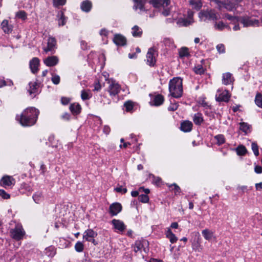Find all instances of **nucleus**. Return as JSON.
Instances as JSON below:
<instances>
[{
  "label": "nucleus",
  "mask_w": 262,
  "mask_h": 262,
  "mask_svg": "<svg viewBox=\"0 0 262 262\" xmlns=\"http://www.w3.org/2000/svg\"><path fill=\"white\" fill-rule=\"evenodd\" d=\"M239 22L243 25L244 27H257L259 26V21L258 19L248 15L241 16Z\"/></svg>",
  "instance_id": "39448f33"
},
{
  "label": "nucleus",
  "mask_w": 262,
  "mask_h": 262,
  "mask_svg": "<svg viewBox=\"0 0 262 262\" xmlns=\"http://www.w3.org/2000/svg\"><path fill=\"white\" fill-rule=\"evenodd\" d=\"M15 180L11 176H4L0 181L1 185L4 187L6 188L15 184Z\"/></svg>",
  "instance_id": "4468645a"
},
{
  "label": "nucleus",
  "mask_w": 262,
  "mask_h": 262,
  "mask_svg": "<svg viewBox=\"0 0 262 262\" xmlns=\"http://www.w3.org/2000/svg\"><path fill=\"white\" fill-rule=\"evenodd\" d=\"M255 103L258 107L262 108V94L259 93L256 94Z\"/></svg>",
  "instance_id": "a19ab883"
},
{
  "label": "nucleus",
  "mask_w": 262,
  "mask_h": 262,
  "mask_svg": "<svg viewBox=\"0 0 262 262\" xmlns=\"http://www.w3.org/2000/svg\"><path fill=\"white\" fill-rule=\"evenodd\" d=\"M164 100V97L162 95L158 94L153 98L150 103L152 105L159 106L163 104Z\"/></svg>",
  "instance_id": "5701e85b"
},
{
  "label": "nucleus",
  "mask_w": 262,
  "mask_h": 262,
  "mask_svg": "<svg viewBox=\"0 0 262 262\" xmlns=\"http://www.w3.org/2000/svg\"><path fill=\"white\" fill-rule=\"evenodd\" d=\"M199 17L205 20H216L218 19V14L214 10H207L206 11H201L199 13Z\"/></svg>",
  "instance_id": "423d86ee"
},
{
  "label": "nucleus",
  "mask_w": 262,
  "mask_h": 262,
  "mask_svg": "<svg viewBox=\"0 0 262 262\" xmlns=\"http://www.w3.org/2000/svg\"><path fill=\"white\" fill-rule=\"evenodd\" d=\"M81 97L82 100H85L89 99L91 96L88 92L85 90H82L81 93Z\"/></svg>",
  "instance_id": "8fccbe9b"
},
{
  "label": "nucleus",
  "mask_w": 262,
  "mask_h": 262,
  "mask_svg": "<svg viewBox=\"0 0 262 262\" xmlns=\"http://www.w3.org/2000/svg\"><path fill=\"white\" fill-rule=\"evenodd\" d=\"M70 101L71 99L68 97H62L61 98V103L64 105L68 104Z\"/></svg>",
  "instance_id": "052dcab7"
},
{
  "label": "nucleus",
  "mask_w": 262,
  "mask_h": 262,
  "mask_svg": "<svg viewBox=\"0 0 262 262\" xmlns=\"http://www.w3.org/2000/svg\"><path fill=\"white\" fill-rule=\"evenodd\" d=\"M29 89H28V92L30 95H34L33 97H34L37 94H39V84L35 81V82H30L29 83Z\"/></svg>",
  "instance_id": "f3484780"
},
{
  "label": "nucleus",
  "mask_w": 262,
  "mask_h": 262,
  "mask_svg": "<svg viewBox=\"0 0 262 262\" xmlns=\"http://www.w3.org/2000/svg\"><path fill=\"white\" fill-rule=\"evenodd\" d=\"M243 0H215L220 7H223L228 11H231L236 9Z\"/></svg>",
  "instance_id": "7ed1b4c3"
},
{
  "label": "nucleus",
  "mask_w": 262,
  "mask_h": 262,
  "mask_svg": "<svg viewBox=\"0 0 262 262\" xmlns=\"http://www.w3.org/2000/svg\"><path fill=\"white\" fill-rule=\"evenodd\" d=\"M255 188L257 190L262 191V182L256 184Z\"/></svg>",
  "instance_id": "338daca9"
},
{
  "label": "nucleus",
  "mask_w": 262,
  "mask_h": 262,
  "mask_svg": "<svg viewBox=\"0 0 262 262\" xmlns=\"http://www.w3.org/2000/svg\"><path fill=\"white\" fill-rule=\"evenodd\" d=\"M179 57L181 58H184L185 57H189L190 54L189 51V49L187 47H184L180 48L179 50Z\"/></svg>",
  "instance_id": "bb28decb"
},
{
  "label": "nucleus",
  "mask_w": 262,
  "mask_h": 262,
  "mask_svg": "<svg viewBox=\"0 0 262 262\" xmlns=\"http://www.w3.org/2000/svg\"><path fill=\"white\" fill-rule=\"evenodd\" d=\"M189 2L192 8L197 10H200L202 7V3L201 0H189Z\"/></svg>",
  "instance_id": "2f4dec72"
},
{
  "label": "nucleus",
  "mask_w": 262,
  "mask_h": 262,
  "mask_svg": "<svg viewBox=\"0 0 262 262\" xmlns=\"http://www.w3.org/2000/svg\"><path fill=\"white\" fill-rule=\"evenodd\" d=\"M217 92L219 94L215 96L216 101L228 102L229 101L231 95L228 91L224 90L221 92L220 90H218Z\"/></svg>",
  "instance_id": "9d476101"
},
{
  "label": "nucleus",
  "mask_w": 262,
  "mask_h": 262,
  "mask_svg": "<svg viewBox=\"0 0 262 262\" xmlns=\"http://www.w3.org/2000/svg\"><path fill=\"white\" fill-rule=\"evenodd\" d=\"M16 17L25 20L27 18V14L25 11H19L16 13Z\"/></svg>",
  "instance_id": "37998d69"
},
{
  "label": "nucleus",
  "mask_w": 262,
  "mask_h": 262,
  "mask_svg": "<svg viewBox=\"0 0 262 262\" xmlns=\"http://www.w3.org/2000/svg\"><path fill=\"white\" fill-rule=\"evenodd\" d=\"M252 149L255 156L259 155L258 146L256 143H252L251 144Z\"/></svg>",
  "instance_id": "864d4df0"
},
{
  "label": "nucleus",
  "mask_w": 262,
  "mask_h": 262,
  "mask_svg": "<svg viewBox=\"0 0 262 262\" xmlns=\"http://www.w3.org/2000/svg\"><path fill=\"white\" fill-rule=\"evenodd\" d=\"M92 3L90 0H85L81 2L80 8L84 12H89L92 8Z\"/></svg>",
  "instance_id": "aec40b11"
},
{
  "label": "nucleus",
  "mask_w": 262,
  "mask_h": 262,
  "mask_svg": "<svg viewBox=\"0 0 262 262\" xmlns=\"http://www.w3.org/2000/svg\"><path fill=\"white\" fill-rule=\"evenodd\" d=\"M59 61L58 58L56 56H49L44 59V63L48 67H53L56 65Z\"/></svg>",
  "instance_id": "a211bd4d"
},
{
  "label": "nucleus",
  "mask_w": 262,
  "mask_h": 262,
  "mask_svg": "<svg viewBox=\"0 0 262 262\" xmlns=\"http://www.w3.org/2000/svg\"><path fill=\"white\" fill-rule=\"evenodd\" d=\"M124 106L125 107L126 111L129 112L133 108V103L131 101H128L124 103Z\"/></svg>",
  "instance_id": "3c124183"
},
{
  "label": "nucleus",
  "mask_w": 262,
  "mask_h": 262,
  "mask_svg": "<svg viewBox=\"0 0 262 262\" xmlns=\"http://www.w3.org/2000/svg\"><path fill=\"white\" fill-rule=\"evenodd\" d=\"M193 121L195 125H200L204 121L202 114L197 113L194 115Z\"/></svg>",
  "instance_id": "c85d7f7f"
},
{
  "label": "nucleus",
  "mask_w": 262,
  "mask_h": 262,
  "mask_svg": "<svg viewBox=\"0 0 262 262\" xmlns=\"http://www.w3.org/2000/svg\"><path fill=\"white\" fill-rule=\"evenodd\" d=\"M225 17L230 20L232 23L234 24L239 22V19L240 18V17L232 16L231 15L228 13L225 14Z\"/></svg>",
  "instance_id": "58836bf2"
},
{
  "label": "nucleus",
  "mask_w": 262,
  "mask_h": 262,
  "mask_svg": "<svg viewBox=\"0 0 262 262\" xmlns=\"http://www.w3.org/2000/svg\"><path fill=\"white\" fill-rule=\"evenodd\" d=\"M67 0H53V6L58 7L65 5Z\"/></svg>",
  "instance_id": "09e8293b"
},
{
  "label": "nucleus",
  "mask_w": 262,
  "mask_h": 262,
  "mask_svg": "<svg viewBox=\"0 0 262 262\" xmlns=\"http://www.w3.org/2000/svg\"><path fill=\"white\" fill-rule=\"evenodd\" d=\"M168 187L169 188H171L172 190L174 191V193L176 194H177V193H180L181 192V188L180 187L177 185L176 183H173L172 184L168 185Z\"/></svg>",
  "instance_id": "de8ad7c7"
},
{
  "label": "nucleus",
  "mask_w": 262,
  "mask_h": 262,
  "mask_svg": "<svg viewBox=\"0 0 262 262\" xmlns=\"http://www.w3.org/2000/svg\"><path fill=\"white\" fill-rule=\"evenodd\" d=\"M113 42L118 46H124L126 45V38L121 34H116L113 38Z\"/></svg>",
  "instance_id": "2eb2a0df"
},
{
  "label": "nucleus",
  "mask_w": 262,
  "mask_h": 262,
  "mask_svg": "<svg viewBox=\"0 0 262 262\" xmlns=\"http://www.w3.org/2000/svg\"><path fill=\"white\" fill-rule=\"evenodd\" d=\"M0 196L4 199H8L10 197V195L3 189H0Z\"/></svg>",
  "instance_id": "13d9d810"
},
{
  "label": "nucleus",
  "mask_w": 262,
  "mask_h": 262,
  "mask_svg": "<svg viewBox=\"0 0 262 262\" xmlns=\"http://www.w3.org/2000/svg\"><path fill=\"white\" fill-rule=\"evenodd\" d=\"M216 49L219 53H224L225 52V47L223 44H219L216 46Z\"/></svg>",
  "instance_id": "6e6d98bb"
},
{
  "label": "nucleus",
  "mask_w": 262,
  "mask_h": 262,
  "mask_svg": "<svg viewBox=\"0 0 262 262\" xmlns=\"http://www.w3.org/2000/svg\"><path fill=\"white\" fill-rule=\"evenodd\" d=\"M228 26L226 25L222 21H219V23L215 22L214 27L215 29L221 31L223 30L225 27H227Z\"/></svg>",
  "instance_id": "c03bdc74"
},
{
  "label": "nucleus",
  "mask_w": 262,
  "mask_h": 262,
  "mask_svg": "<svg viewBox=\"0 0 262 262\" xmlns=\"http://www.w3.org/2000/svg\"><path fill=\"white\" fill-rule=\"evenodd\" d=\"M163 42L166 46L168 47H172L173 45V41L169 38H165L163 40Z\"/></svg>",
  "instance_id": "5fc2aeb1"
},
{
  "label": "nucleus",
  "mask_w": 262,
  "mask_h": 262,
  "mask_svg": "<svg viewBox=\"0 0 262 262\" xmlns=\"http://www.w3.org/2000/svg\"><path fill=\"white\" fill-rule=\"evenodd\" d=\"M236 153L239 156H244L247 153V149L245 146L243 145H239L237 148L235 149Z\"/></svg>",
  "instance_id": "72a5a7b5"
},
{
  "label": "nucleus",
  "mask_w": 262,
  "mask_h": 262,
  "mask_svg": "<svg viewBox=\"0 0 262 262\" xmlns=\"http://www.w3.org/2000/svg\"><path fill=\"white\" fill-rule=\"evenodd\" d=\"M115 190L117 192H120L123 194L127 192V189L126 188H123L121 186L115 188Z\"/></svg>",
  "instance_id": "bf43d9fd"
},
{
  "label": "nucleus",
  "mask_w": 262,
  "mask_h": 262,
  "mask_svg": "<svg viewBox=\"0 0 262 262\" xmlns=\"http://www.w3.org/2000/svg\"><path fill=\"white\" fill-rule=\"evenodd\" d=\"M138 200L140 202L143 203H148L149 201V197L146 194H141L139 195L138 196Z\"/></svg>",
  "instance_id": "49530a36"
},
{
  "label": "nucleus",
  "mask_w": 262,
  "mask_h": 262,
  "mask_svg": "<svg viewBox=\"0 0 262 262\" xmlns=\"http://www.w3.org/2000/svg\"><path fill=\"white\" fill-rule=\"evenodd\" d=\"M101 101L103 104H110L111 103V100L105 96H102Z\"/></svg>",
  "instance_id": "e2e57ef3"
},
{
  "label": "nucleus",
  "mask_w": 262,
  "mask_h": 262,
  "mask_svg": "<svg viewBox=\"0 0 262 262\" xmlns=\"http://www.w3.org/2000/svg\"><path fill=\"white\" fill-rule=\"evenodd\" d=\"M112 224L116 229L120 231H123L125 229V226L123 222L116 219H113L112 221Z\"/></svg>",
  "instance_id": "393cba45"
},
{
  "label": "nucleus",
  "mask_w": 262,
  "mask_h": 262,
  "mask_svg": "<svg viewBox=\"0 0 262 262\" xmlns=\"http://www.w3.org/2000/svg\"><path fill=\"white\" fill-rule=\"evenodd\" d=\"M132 34L135 37H140L142 35V30L139 26L135 25L132 28Z\"/></svg>",
  "instance_id": "c756f323"
},
{
  "label": "nucleus",
  "mask_w": 262,
  "mask_h": 262,
  "mask_svg": "<svg viewBox=\"0 0 262 262\" xmlns=\"http://www.w3.org/2000/svg\"><path fill=\"white\" fill-rule=\"evenodd\" d=\"M148 243L146 240L137 241L134 246V251L135 253L138 252H142V250L145 252L147 253L148 249L145 247H147Z\"/></svg>",
  "instance_id": "1a4fd4ad"
},
{
  "label": "nucleus",
  "mask_w": 262,
  "mask_h": 262,
  "mask_svg": "<svg viewBox=\"0 0 262 262\" xmlns=\"http://www.w3.org/2000/svg\"><path fill=\"white\" fill-rule=\"evenodd\" d=\"M1 27L3 31L7 34L11 33L13 30V26L9 24L8 20H4L1 23Z\"/></svg>",
  "instance_id": "b1692460"
},
{
  "label": "nucleus",
  "mask_w": 262,
  "mask_h": 262,
  "mask_svg": "<svg viewBox=\"0 0 262 262\" xmlns=\"http://www.w3.org/2000/svg\"><path fill=\"white\" fill-rule=\"evenodd\" d=\"M158 56L157 51L154 48H150L148 49L146 54V63L150 67H154L156 64Z\"/></svg>",
  "instance_id": "6e6552de"
},
{
  "label": "nucleus",
  "mask_w": 262,
  "mask_h": 262,
  "mask_svg": "<svg viewBox=\"0 0 262 262\" xmlns=\"http://www.w3.org/2000/svg\"><path fill=\"white\" fill-rule=\"evenodd\" d=\"M58 16L59 17L58 19V24L59 26H64L67 21V18L65 17L62 12H60L58 14Z\"/></svg>",
  "instance_id": "e433bc0d"
},
{
  "label": "nucleus",
  "mask_w": 262,
  "mask_h": 262,
  "mask_svg": "<svg viewBox=\"0 0 262 262\" xmlns=\"http://www.w3.org/2000/svg\"><path fill=\"white\" fill-rule=\"evenodd\" d=\"M134 5V9L135 10H137L138 9H140V10H144V5L145 4V2L143 0H133Z\"/></svg>",
  "instance_id": "cd10ccee"
},
{
  "label": "nucleus",
  "mask_w": 262,
  "mask_h": 262,
  "mask_svg": "<svg viewBox=\"0 0 262 262\" xmlns=\"http://www.w3.org/2000/svg\"><path fill=\"white\" fill-rule=\"evenodd\" d=\"M122 209V205L119 203H114L109 207L108 212L112 216L117 215Z\"/></svg>",
  "instance_id": "f8f14e48"
},
{
  "label": "nucleus",
  "mask_w": 262,
  "mask_h": 262,
  "mask_svg": "<svg viewBox=\"0 0 262 262\" xmlns=\"http://www.w3.org/2000/svg\"><path fill=\"white\" fill-rule=\"evenodd\" d=\"M182 79L174 77L169 82V91L171 95L176 98H179L183 94Z\"/></svg>",
  "instance_id": "f03ea898"
},
{
  "label": "nucleus",
  "mask_w": 262,
  "mask_h": 262,
  "mask_svg": "<svg viewBox=\"0 0 262 262\" xmlns=\"http://www.w3.org/2000/svg\"><path fill=\"white\" fill-rule=\"evenodd\" d=\"M97 235V232H95L92 229H88L83 233V238L85 239L86 241L93 243L95 245L97 244L94 239Z\"/></svg>",
  "instance_id": "9b49d317"
},
{
  "label": "nucleus",
  "mask_w": 262,
  "mask_h": 262,
  "mask_svg": "<svg viewBox=\"0 0 262 262\" xmlns=\"http://www.w3.org/2000/svg\"><path fill=\"white\" fill-rule=\"evenodd\" d=\"M57 48V41L55 37L49 36L47 40V46L43 48V51L46 53L50 52L51 54L55 53V50Z\"/></svg>",
  "instance_id": "0eeeda50"
},
{
  "label": "nucleus",
  "mask_w": 262,
  "mask_h": 262,
  "mask_svg": "<svg viewBox=\"0 0 262 262\" xmlns=\"http://www.w3.org/2000/svg\"><path fill=\"white\" fill-rule=\"evenodd\" d=\"M179 105L177 103L175 102L173 104H172L168 107V110L169 111H174L177 110L178 108Z\"/></svg>",
  "instance_id": "680f3d73"
},
{
  "label": "nucleus",
  "mask_w": 262,
  "mask_h": 262,
  "mask_svg": "<svg viewBox=\"0 0 262 262\" xmlns=\"http://www.w3.org/2000/svg\"><path fill=\"white\" fill-rule=\"evenodd\" d=\"M179 22L182 24L183 26H188L189 25L191 24L192 21L191 18L189 19L187 18L182 19L181 20H179Z\"/></svg>",
  "instance_id": "603ef678"
},
{
  "label": "nucleus",
  "mask_w": 262,
  "mask_h": 262,
  "mask_svg": "<svg viewBox=\"0 0 262 262\" xmlns=\"http://www.w3.org/2000/svg\"><path fill=\"white\" fill-rule=\"evenodd\" d=\"M149 3L156 8H159L161 7H167L170 3V0H150Z\"/></svg>",
  "instance_id": "dca6fc26"
},
{
  "label": "nucleus",
  "mask_w": 262,
  "mask_h": 262,
  "mask_svg": "<svg viewBox=\"0 0 262 262\" xmlns=\"http://www.w3.org/2000/svg\"><path fill=\"white\" fill-rule=\"evenodd\" d=\"M120 85L115 81H112L108 87V92L111 96H115L120 92Z\"/></svg>",
  "instance_id": "ddd939ff"
},
{
  "label": "nucleus",
  "mask_w": 262,
  "mask_h": 262,
  "mask_svg": "<svg viewBox=\"0 0 262 262\" xmlns=\"http://www.w3.org/2000/svg\"><path fill=\"white\" fill-rule=\"evenodd\" d=\"M25 234V230L20 224H16L14 228L10 230V236L17 241L21 240Z\"/></svg>",
  "instance_id": "20e7f679"
},
{
  "label": "nucleus",
  "mask_w": 262,
  "mask_h": 262,
  "mask_svg": "<svg viewBox=\"0 0 262 262\" xmlns=\"http://www.w3.org/2000/svg\"><path fill=\"white\" fill-rule=\"evenodd\" d=\"M69 109L73 115L79 114L81 112V106L78 103H72L70 105Z\"/></svg>",
  "instance_id": "a878e982"
},
{
  "label": "nucleus",
  "mask_w": 262,
  "mask_h": 262,
  "mask_svg": "<svg viewBox=\"0 0 262 262\" xmlns=\"http://www.w3.org/2000/svg\"><path fill=\"white\" fill-rule=\"evenodd\" d=\"M39 114L38 110L29 107L24 110L20 115H17L16 120L23 126H31L36 123Z\"/></svg>",
  "instance_id": "f257e3e1"
},
{
  "label": "nucleus",
  "mask_w": 262,
  "mask_h": 262,
  "mask_svg": "<svg viewBox=\"0 0 262 262\" xmlns=\"http://www.w3.org/2000/svg\"><path fill=\"white\" fill-rule=\"evenodd\" d=\"M239 125L240 129L246 134H247L250 129V125L247 123L242 122L239 123Z\"/></svg>",
  "instance_id": "79ce46f5"
},
{
  "label": "nucleus",
  "mask_w": 262,
  "mask_h": 262,
  "mask_svg": "<svg viewBox=\"0 0 262 262\" xmlns=\"http://www.w3.org/2000/svg\"><path fill=\"white\" fill-rule=\"evenodd\" d=\"M165 235L166 237L169 239L170 242L172 244L176 243L178 240V238L176 237L175 234L172 232L170 229H167L166 231Z\"/></svg>",
  "instance_id": "7c9ffc66"
},
{
  "label": "nucleus",
  "mask_w": 262,
  "mask_h": 262,
  "mask_svg": "<svg viewBox=\"0 0 262 262\" xmlns=\"http://www.w3.org/2000/svg\"><path fill=\"white\" fill-rule=\"evenodd\" d=\"M193 124L189 121H184L181 124L180 129L184 132H189L192 130Z\"/></svg>",
  "instance_id": "4be33fe9"
},
{
  "label": "nucleus",
  "mask_w": 262,
  "mask_h": 262,
  "mask_svg": "<svg viewBox=\"0 0 262 262\" xmlns=\"http://www.w3.org/2000/svg\"><path fill=\"white\" fill-rule=\"evenodd\" d=\"M45 252L48 256L53 257L56 254V249L53 246H50L46 248Z\"/></svg>",
  "instance_id": "473e14b6"
},
{
  "label": "nucleus",
  "mask_w": 262,
  "mask_h": 262,
  "mask_svg": "<svg viewBox=\"0 0 262 262\" xmlns=\"http://www.w3.org/2000/svg\"><path fill=\"white\" fill-rule=\"evenodd\" d=\"M234 78L232 74L229 72L223 74L222 83L225 85H229L233 83Z\"/></svg>",
  "instance_id": "412c9836"
},
{
  "label": "nucleus",
  "mask_w": 262,
  "mask_h": 262,
  "mask_svg": "<svg viewBox=\"0 0 262 262\" xmlns=\"http://www.w3.org/2000/svg\"><path fill=\"white\" fill-rule=\"evenodd\" d=\"M214 139L216 141V144L219 146L222 145L226 141L225 136L222 134H219L214 136Z\"/></svg>",
  "instance_id": "c9c22d12"
},
{
  "label": "nucleus",
  "mask_w": 262,
  "mask_h": 262,
  "mask_svg": "<svg viewBox=\"0 0 262 262\" xmlns=\"http://www.w3.org/2000/svg\"><path fill=\"white\" fill-rule=\"evenodd\" d=\"M75 249L78 252H81L84 249V245L81 242H78L75 245Z\"/></svg>",
  "instance_id": "a18cd8bd"
},
{
  "label": "nucleus",
  "mask_w": 262,
  "mask_h": 262,
  "mask_svg": "<svg viewBox=\"0 0 262 262\" xmlns=\"http://www.w3.org/2000/svg\"><path fill=\"white\" fill-rule=\"evenodd\" d=\"M254 171L257 173H262V167L259 165H257L254 168Z\"/></svg>",
  "instance_id": "69168bd1"
},
{
  "label": "nucleus",
  "mask_w": 262,
  "mask_h": 262,
  "mask_svg": "<svg viewBox=\"0 0 262 262\" xmlns=\"http://www.w3.org/2000/svg\"><path fill=\"white\" fill-rule=\"evenodd\" d=\"M32 198L36 203H39L43 199V195L41 192H37L33 195Z\"/></svg>",
  "instance_id": "4c0bfd02"
},
{
  "label": "nucleus",
  "mask_w": 262,
  "mask_h": 262,
  "mask_svg": "<svg viewBox=\"0 0 262 262\" xmlns=\"http://www.w3.org/2000/svg\"><path fill=\"white\" fill-rule=\"evenodd\" d=\"M61 118L64 120L68 121L70 119V114L68 113H65L61 116Z\"/></svg>",
  "instance_id": "0e129e2a"
},
{
  "label": "nucleus",
  "mask_w": 262,
  "mask_h": 262,
  "mask_svg": "<svg viewBox=\"0 0 262 262\" xmlns=\"http://www.w3.org/2000/svg\"><path fill=\"white\" fill-rule=\"evenodd\" d=\"M39 64V60L37 57H34L30 61L29 63L30 68L31 72L35 74L38 71V66Z\"/></svg>",
  "instance_id": "6ab92c4d"
},
{
  "label": "nucleus",
  "mask_w": 262,
  "mask_h": 262,
  "mask_svg": "<svg viewBox=\"0 0 262 262\" xmlns=\"http://www.w3.org/2000/svg\"><path fill=\"white\" fill-rule=\"evenodd\" d=\"M193 71L196 74L202 75L204 73L205 69L202 65L198 64L193 68Z\"/></svg>",
  "instance_id": "ea45409f"
},
{
  "label": "nucleus",
  "mask_w": 262,
  "mask_h": 262,
  "mask_svg": "<svg viewBox=\"0 0 262 262\" xmlns=\"http://www.w3.org/2000/svg\"><path fill=\"white\" fill-rule=\"evenodd\" d=\"M60 77L57 75H55L52 76L51 80L52 82L55 84H58L60 82Z\"/></svg>",
  "instance_id": "4d7b16f0"
},
{
  "label": "nucleus",
  "mask_w": 262,
  "mask_h": 262,
  "mask_svg": "<svg viewBox=\"0 0 262 262\" xmlns=\"http://www.w3.org/2000/svg\"><path fill=\"white\" fill-rule=\"evenodd\" d=\"M202 233L205 239L208 241L210 240L213 237V233L207 229L203 230Z\"/></svg>",
  "instance_id": "f704fd0d"
},
{
  "label": "nucleus",
  "mask_w": 262,
  "mask_h": 262,
  "mask_svg": "<svg viewBox=\"0 0 262 262\" xmlns=\"http://www.w3.org/2000/svg\"><path fill=\"white\" fill-rule=\"evenodd\" d=\"M101 86L100 83L98 82L96 83L94 85V90L98 91L101 89Z\"/></svg>",
  "instance_id": "774afa93"
}]
</instances>
